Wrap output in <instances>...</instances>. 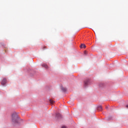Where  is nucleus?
I'll list each match as a JSON object with an SVG mask.
<instances>
[{
    "label": "nucleus",
    "mask_w": 128,
    "mask_h": 128,
    "mask_svg": "<svg viewBox=\"0 0 128 128\" xmlns=\"http://www.w3.org/2000/svg\"><path fill=\"white\" fill-rule=\"evenodd\" d=\"M18 116L16 113H14L12 114V122H18Z\"/></svg>",
    "instance_id": "f257e3e1"
},
{
    "label": "nucleus",
    "mask_w": 128,
    "mask_h": 128,
    "mask_svg": "<svg viewBox=\"0 0 128 128\" xmlns=\"http://www.w3.org/2000/svg\"><path fill=\"white\" fill-rule=\"evenodd\" d=\"M6 84V78H4L2 82V86H4V84Z\"/></svg>",
    "instance_id": "f03ea898"
},
{
    "label": "nucleus",
    "mask_w": 128,
    "mask_h": 128,
    "mask_svg": "<svg viewBox=\"0 0 128 128\" xmlns=\"http://www.w3.org/2000/svg\"><path fill=\"white\" fill-rule=\"evenodd\" d=\"M80 48H86V44H81V45H80Z\"/></svg>",
    "instance_id": "7ed1b4c3"
},
{
    "label": "nucleus",
    "mask_w": 128,
    "mask_h": 128,
    "mask_svg": "<svg viewBox=\"0 0 128 128\" xmlns=\"http://www.w3.org/2000/svg\"><path fill=\"white\" fill-rule=\"evenodd\" d=\"M98 110H102V106H98Z\"/></svg>",
    "instance_id": "20e7f679"
},
{
    "label": "nucleus",
    "mask_w": 128,
    "mask_h": 128,
    "mask_svg": "<svg viewBox=\"0 0 128 128\" xmlns=\"http://www.w3.org/2000/svg\"><path fill=\"white\" fill-rule=\"evenodd\" d=\"M50 104H54V100L50 99Z\"/></svg>",
    "instance_id": "39448f33"
},
{
    "label": "nucleus",
    "mask_w": 128,
    "mask_h": 128,
    "mask_svg": "<svg viewBox=\"0 0 128 128\" xmlns=\"http://www.w3.org/2000/svg\"><path fill=\"white\" fill-rule=\"evenodd\" d=\"M42 66H44V68H48V65L46 64H42Z\"/></svg>",
    "instance_id": "423d86ee"
},
{
    "label": "nucleus",
    "mask_w": 128,
    "mask_h": 128,
    "mask_svg": "<svg viewBox=\"0 0 128 128\" xmlns=\"http://www.w3.org/2000/svg\"><path fill=\"white\" fill-rule=\"evenodd\" d=\"M56 116L57 118H60V116H61V115H60V113H58V114H56Z\"/></svg>",
    "instance_id": "0eeeda50"
},
{
    "label": "nucleus",
    "mask_w": 128,
    "mask_h": 128,
    "mask_svg": "<svg viewBox=\"0 0 128 128\" xmlns=\"http://www.w3.org/2000/svg\"><path fill=\"white\" fill-rule=\"evenodd\" d=\"M62 90H63V92H66V88H62Z\"/></svg>",
    "instance_id": "6e6552de"
},
{
    "label": "nucleus",
    "mask_w": 128,
    "mask_h": 128,
    "mask_svg": "<svg viewBox=\"0 0 128 128\" xmlns=\"http://www.w3.org/2000/svg\"><path fill=\"white\" fill-rule=\"evenodd\" d=\"M88 81H85V82H84V84H85V86H86V84H88Z\"/></svg>",
    "instance_id": "1a4fd4ad"
},
{
    "label": "nucleus",
    "mask_w": 128,
    "mask_h": 128,
    "mask_svg": "<svg viewBox=\"0 0 128 128\" xmlns=\"http://www.w3.org/2000/svg\"><path fill=\"white\" fill-rule=\"evenodd\" d=\"M84 54H86V51H84Z\"/></svg>",
    "instance_id": "9d476101"
},
{
    "label": "nucleus",
    "mask_w": 128,
    "mask_h": 128,
    "mask_svg": "<svg viewBox=\"0 0 128 128\" xmlns=\"http://www.w3.org/2000/svg\"><path fill=\"white\" fill-rule=\"evenodd\" d=\"M43 50H46V46H44L43 47Z\"/></svg>",
    "instance_id": "9b49d317"
},
{
    "label": "nucleus",
    "mask_w": 128,
    "mask_h": 128,
    "mask_svg": "<svg viewBox=\"0 0 128 128\" xmlns=\"http://www.w3.org/2000/svg\"><path fill=\"white\" fill-rule=\"evenodd\" d=\"M62 128H66V126H63Z\"/></svg>",
    "instance_id": "f8f14e48"
},
{
    "label": "nucleus",
    "mask_w": 128,
    "mask_h": 128,
    "mask_svg": "<svg viewBox=\"0 0 128 128\" xmlns=\"http://www.w3.org/2000/svg\"><path fill=\"white\" fill-rule=\"evenodd\" d=\"M126 107L127 108H128V104L126 106Z\"/></svg>",
    "instance_id": "ddd939ff"
},
{
    "label": "nucleus",
    "mask_w": 128,
    "mask_h": 128,
    "mask_svg": "<svg viewBox=\"0 0 128 128\" xmlns=\"http://www.w3.org/2000/svg\"><path fill=\"white\" fill-rule=\"evenodd\" d=\"M106 108H108V107H106Z\"/></svg>",
    "instance_id": "4468645a"
}]
</instances>
